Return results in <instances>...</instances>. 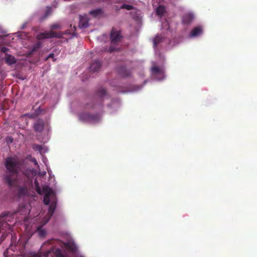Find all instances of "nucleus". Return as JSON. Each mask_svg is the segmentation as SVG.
Listing matches in <instances>:
<instances>
[{
    "label": "nucleus",
    "instance_id": "nucleus-1",
    "mask_svg": "<svg viewBox=\"0 0 257 257\" xmlns=\"http://www.w3.org/2000/svg\"><path fill=\"white\" fill-rule=\"evenodd\" d=\"M5 167L7 174L4 176V180L9 187H12L21 170V163L18 158L9 157L6 159Z\"/></svg>",
    "mask_w": 257,
    "mask_h": 257
},
{
    "label": "nucleus",
    "instance_id": "nucleus-2",
    "mask_svg": "<svg viewBox=\"0 0 257 257\" xmlns=\"http://www.w3.org/2000/svg\"><path fill=\"white\" fill-rule=\"evenodd\" d=\"M9 213L4 212L0 215V233L2 232L1 240L2 241L5 237L10 234L11 230L12 225L9 223L13 222V218Z\"/></svg>",
    "mask_w": 257,
    "mask_h": 257
},
{
    "label": "nucleus",
    "instance_id": "nucleus-3",
    "mask_svg": "<svg viewBox=\"0 0 257 257\" xmlns=\"http://www.w3.org/2000/svg\"><path fill=\"white\" fill-rule=\"evenodd\" d=\"M51 31L49 32L41 33L37 36L38 40H43L52 38H61L63 34H68L69 33L68 31H66L65 33L59 32L56 33L53 31L56 29L62 30L61 26L59 24H55L52 25L51 27Z\"/></svg>",
    "mask_w": 257,
    "mask_h": 257
},
{
    "label": "nucleus",
    "instance_id": "nucleus-4",
    "mask_svg": "<svg viewBox=\"0 0 257 257\" xmlns=\"http://www.w3.org/2000/svg\"><path fill=\"white\" fill-rule=\"evenodd\" d=\"M35 186L36 191L39 194L42 195L43 193L45 194L44 196L43 202L45 204L49 205L50 204V197L54 195L53 190L48 186L44 185L42 187V190L39 186L38 182L36 180L35 181Z\"/></svg>",
    "mask_w": 257,
    "mask_h": 257
},
{
    "label": "nucleus",
    "instance_id": "nucleus-5",
    "mask_svg": "<svg viewBox=\"0 0 257 257\" xmlns=\"http://www.w3.org/2000/svg\"><path fill=\"white\" fill-rule=\"evenodd\" d=\"M107 96V93L106 90L103 88V87H100L96 91L95 94V98L96 99H98V104H95L94 103L89 104H87L86 107L87 108H95L96 107L97 105H100L101 102L103 100V98Z\"/></svg>",
    "mask_w": 257,
    "mask_h": 257
},
{
    "label": "nucleus",
    "instance_id": "nucleus-6",
    "mask_svg": "<svg viewBox=\"0 0 257 257\" xmlns=\"http://www.w3.org/2000/svg\"><path fill=\"white\" fill-rule=\"evenodd\" d=\"M79 119L83 122H94L97 120V113H79Z\"/></svg>",
    "mask_w": 257,
    "mask_h": 257
},
{
    "label": "nucleus",
    "instance_id": "nucleus-7",
    "mask_svg": "<svg viewBox=\"0 0 257 257\" xmlns=\"http://www.w3.org/2000/svg\"><path fill=\"white\" fill-rule=\"evenodd\" d=\"M122 36L120 31H116L114 28H112L110 33V40L112 45H117L121 41Z\"/></svg>",
    "mask_w": 257,
    "mask_h": 257
},
{
    "label": "nucleus",
    "instance_id": "nucleus-8",
    "mask_svg": "<svg viewBox=\"0 0 257 257\" xmlns=\"http://www.w3.org/2000/svg\"><path fill=\"white\" fill-rule=\"evenodd\" d=\"M79 26L82 29H85L88 27L89 19L86 16H81L79 18Z\"/></svg>",
    "mask_w": 257,
    "mask_h": 257
},
{
    "label": "nucleus",
    "instance_id": "nucleus-9",
    "mask_svg": "<svg viewBox=\"0 0 257 257\" xmlns=\"http://www.w3.org/2000/svg\"><path fill=\"white\" fill-rule=\"evenodd\" d=\"M15 248V246H14L13 245H11L4 251V257H19L20 256L19 255H18L14 253V248Z\"/></svg>",
    "mask_w": 257,
    "mask_h": 257
},
{
    "label": "nucleus",
    "instance_id": "nucleus-10",
    "mask_svg": "<svg viewBox=\"0 0 257 257\" xmlns=\"http://www.w3.org/2000/svg\"><path fill=\"white\" fill-rule=\"evenodd\" d=\"M44 122L43 120L39 119L34 124V128L36 132L41 133L43 131Z\"/></svg>",
    "mask_w": 257,
    "mask_h": 257
},
{
    "label": "nucleus",
    "instance_id": "nucleus-11",
    "mask_svg": "<svg viewBox=\"0 0 257 257\" xmlns=\"http://www.w3.org/2000/svg\"><path fill=\"white\" fill-rule=\"evenodd\" d=\"M101 66V63L98 60L94 61L91 64L90 69L93 72L99 71Z\"/></svg>",
    "mask_w": 257,
    "mask_h": 257
},
{
    "label": "nucleus",
    "instance_id": "nucleus-12",
    "mask_svg": "<svg viewBox=\"0 0 257 257\" xmlns=\"http://www.w3.org/2000/svg\"><path fill=\"white\" fill-rule=\"evenodd\" d=\"M56 202H52L50 204V205L49 207L48 212L47 214V217L48 218V219H49L53 215V214L55 211V210L56 209Z\"/></svg>",
    "mask_w": 257,
    "mask_h": 257
},
{
    "label": "nucleus",
    "instance_id": "nucleus-13",
    "mask_svg": "<svg viewBox=\"0 0 257 257\" xmlns=\"http://www.w3.org/2000/svg\"><path fill=\"white\" fill-rule=\"evenodd\" d=\"M117 72L122 77H127L130 75L131 72L125 67L121 66L117 69Z\"/></svg>",
    "mask_w": 257,
    "mask_h": 257
},
{
    "label": "nucleus",
    "instance_id": "nucleus-14",
    "mask_svg": "<svg viewBox=\"0 0 257 257\" xmlns=\"http://www.w3.org/2000/svg\"><path fill=\"white\" fill-rule=\"evenodd\" d=\"M5 61L7 64L9 65L14 64L16 63V59L15 57L7 53L5 55Z\"/></svg>",
    "mask_w": 257,
    "mask_h": 257
},
{
    "label": "nucleus",
    "instance_id": "nucleus-15",
    "mask_svg": "<svg viewBox=\"0 0 257 257\" xmlns=\"http://www.w3.org/2000/svg\"><path fill=\"white\" fill-rule=\"evenodd\" d=\"M194 19V16L192 14H186L183 17L182 22L183 23L188 24L190 23Z\"/></svg>",
    "mask_w": 257,
    "mask_h": 257
},
{
    "label": "nucleus",
    "instance_id": "nucleus-16",
    "mask_svg": "<svg viewBox=\"0 0 257 257\" xmlns=\"http://www.w3.org/2000/svg\"><path fill=\"white\" fill-rule=\"evenodd\" d=\"M202 33V29L201 27H196L194 28L191 32L190 36L195 37L199 36Z\"/></svg>",
    "mask_w": 257,
    "mask_h": 257
},
{
    "label": "nucleus",
    "instance_id": "nucleus-17",
    "mask_svg": "<svg viewBox=\"0 0 257 257\" xmlns=\"http://www.w3.org/2000/svg\"><path fill=\"white\" fill-rule=\"evenodd\" d=\"M151 71L152 74L155 75L162 74L163 73V70L157 66L152 67L151 68Z\"/></svg>",
    "mask_w": 257,
    "mask_h": 257
},
{
    "label": "nucleus",
    "instance_id": "nucleus-18",
    "mask_svg": "<svg viewBox=\"0 0 257 257\" xmlns=\"http://www.w3.org/2000/svg\"><path fill=\"white\" fill-rule=\"evenodd\" d=\"M54 253L56 257H68L63 250L60 248L55 249Z\"/></svg>",
    "mask_w": 257,
    "mask_h": 257
},
{
    "label": "nucleus",
    "instance_id": "nucleus-19",
    "mask_svg": "<svg viewBox=\"0 0 257 257\" xmlns=\"http://www.w3.org/2000/svg\"><path fill=\"white\" fill-rule=\"evenodd\" d=\"M162 39L163 37L161 35H156L153 40L154 47L156 48L162 41Z\"/></svg>",
    "mask_w": 257,
    "mask_h": 257
},
{
    "label": "nucleus",
    "instance_id": "nucleus-20",
    "mask_svg": "<svg viewBox=\"0 0 257 257\" xmlns=\"http://www.w3.org/2000/svg\"><path fill=\"white\" fill-rule=\"evenodd\" d=\"M103 11L101 9H97L95 10H91L90 11L89 14L94 17H96L99 15L102 14Z\"/></svg>",
    "mask_w": 257,
    "mask_h": 257
},
{
    "label": "nucleus",
    "instance_id": "nucleus-21",
    "mask_svg": "<svg viewBox=\"0 0 257 257\" xmlns=\"http://www.w3.org/2000/svg\"><path fill=\"white\" fill-rule=\"evenodd\" d=\"M165 9L164 7L162 6H159L156 10V13L158 15L162 16L165 12Z\"/></svg>",
    "mask_w": 257,
    "mask_h": 257
},
{
    "label": "nucleus",
    "instance_id": "nucleus-22",
    "mask_svg": "<svg viewBox=\"0 0 257 257\" xmlns=\"http://www.w3.org/2000/svg\"><path fill=\"white\" fill-rule=\"evenodd\" d=\"M42 46V44L40 42H38L35 44L33 46V48L32 49V53H34L37 51H38Z\"/></svg>",
    "mask_w": 257,
    "mask_h": 257
},
{
    "label": "nucleus",
    "instance_id": "nucleus-23",
    "mask_svg": "<svg viewBox=\"0 0 257 257\" xmlns=\"http://www.w3.org/2000/svg\"><path fill=\"white\" fill-rule=\"evenodd\" d=\"M37 232L39 235L41 237H44L46 233V230L42 228V227H39L37 228Z\"/></svg>",
    "mask_w": 257,
    "mask_h": 257
},
{
    "label": "nucleus",
    "instance_id": "nucleus-24",
    "mask_svg": "<svg viewBox=\"0 0 257 257\" xmlns=\"http://www.w3.org/2000/svg\"><path fill=\"white\" fill-rule=\"evenodd\" d=\"M42 253L39 252L31 251L28 253L29 257H41Z\"/></svg>",
    "mask_w": 257,
    "mask_h": 257
},
{
    "label": "nucleus",
    "instance_id": "nucleus-25",
    "mask_svg": "<svg viewBox=\"0 0 257 257\" xmlns=\"http://www.w3.org/2000/svg\"><path fill=\"white\" fill-rule=\"evenodd\" d=\"M27 193V189L25 187H21L18 190V194L20 196L24 195Z\"/></svg>",
    "mask_w": 257,
    "mask_h": 257
},
{
    "label": "nucleus",
    "instance_id": "nucleus-26",
    "mask_svg": "<svg viewBox=\"0 0 257 257\" xmlns=\"http://www.w3.org/2000/svg\"><path fill=\"white\" fill-rule=\"evenodd\" d=\"M120 8L121 9H126L127 10H131L134 9V7L131 5H126V4H124L121 6Z\"/></svg>",
    "mask_w": 257,
    "mask_h": 257
},
{
    "label": "nucleus",
    "instance_id": "nucleus-27",
    "mask_svg": "<svg viewBox=\"0 0 257 257\" xmlns=\"http://www.w3.org/2000/svg\"><path fill=\"white\" fill-rule=\"evenodd\" d=\"M33 149L35 151H38L40 153H41V152H42V150L43 149V148H42V146H41V145H37V144H34L33 145Z\"/></svg>",
    "mask_w": 257,
    "mask_h": 257
},
{
    "label": "nucleus",
    "instance_id": "nucleus-28",
    "mask_svg": "<svg viewBox=\"0 0 257 257\" xmlns=\"http://www.w3.org/2000/svg\"><path fill=\"white\" fill-rule=\"evenodd\" d=\"M54 54L53 53H51L45 59V60L47 61L49 58H53V61H55L56 59H54Z\"/></svg>",
    "mask_w": 257,
    "mask_h": 257
},
{
    "label": "nucleus",
    "instance_id": "nucleus-29",
    "mask_svg": "<svg viewBox=\"0 0 257 257\" xmlns=\"http://www.w3.org/2000/svg\"><path fill=\"white\" fill-rule=\"evenodd\" d=\"M9 49L8 48L5 47H3L1 48V52L6 53V52H7L9 51Z\"/></svg>",
    "mask_w": 257,
    "mask_h": 257
},
{
    "label": "nucleus",
    "instance_id": "nucleus-30",
    "mask_svg": "<svg viewBox=\"0 0 257 257\" xmlns=\"http://www.w3.org/2000/svg\"><path fill=\"white\" fill-rule=\"evenodd\" d=\"M31 161L33 163H34V164L36 165V166H38V163L36 160V159L35 158H33L31 159Z\"/></svg>",
    "mask_w": 257,
    "mask_h": 257
},
{
    "label": "nucleus",
    "instance_id": "nucleus-31",
    "mask_svg": "<svg viewBox=\"0 0 257 257\" xmlns=\"http://www.w3.org/2000/svg\"><path fill=\"white\" fill-rule=\"evenodd\" d=\"M13 141V139L12 137H9L7 138V142L8 143H12Z\"/></svg>",
    "mask_w": 257,
    "mask_h": 257
},
{
    "label": "nucleus",
    "instance_id": "nucleus-32",
    "mask_svg": "<svg viewBox=\"0 0 257 257\" xmlns=\"http://www.w3.org/2000/svg\"><path fill=\"white\" fill-rule=\"evenodd\" d=\"M51 252V250L48 251L47 252H46V253H44V256L45 257H48L49 253H50Z\"/></svg>",
    "mask_w": 257,
    "mask_h": 257
},
{
    "label": "nucleus",
    "instance_id": "nucleus-33",
    "mask_svg": "<svg viewBox=\"0 0 257 257\" xmlns=\"http://www.w3.org/2000/svg\"><path fill=\"white\" fill-rule=\"evenodd\" d=\"M115 50H116V49L115 48H113L112 46H110L109 47V51L110 52H112L114 51Z\"/></svg>",
    "mask_w": 257,
    "mask_h": 257
},
{
    "label": "nucleus",
    "instance_id": "nucleus-34",
    "mask_svg": "<svg viewBox=\"0 0 257 257\" xmlns=\"http://www.w3.org/2000/svg\"><path fill=\"white\" fill-rule=\"evenodd\" d=\"M49 10H47V12H46V15L47 16L49 15Z\"/></svg>",
    "mask_w": 257,
    "mask_h": 257
},
{
    "label": "nucleus",
    "instance_id": "nucleus-35",
    "mask_svg": "<svg viewBox=\"0 0 257 257\" xmlns=\"http://www.w3.org/2000/svg\"><path fill=\"white\" fill-rule=\"evenodd\" d=\"M77 257H85V256L82 255H78Z\"/></svg>",
    "mask_w": 257,
    "mask_h": 257
}]
</instances>
